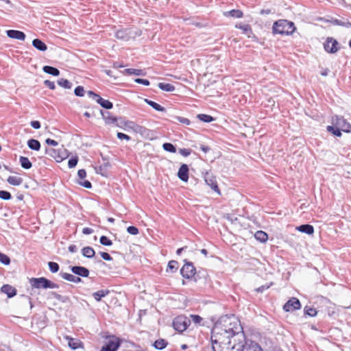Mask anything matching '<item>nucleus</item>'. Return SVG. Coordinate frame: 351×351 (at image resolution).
<instances>
[{
	"label": "nucleus",
	"instance_id": "nucleus-27",
	"mask_svg": "<svg viewBox=\"0 0 351 351\" xmlns=\"http://www.w3.org/2000/svg\"><path fill=\"white\" fill-rule=\"evenodd\" d=\"M32 46L40 51H46L47 50V45L40 38H34L32 40Z\"/></svg>",
	"mask_w": 351,
	"mask_h": 351
},
{
	"label": "nucleus",
	"instance_id": "nucleus-58",
	"mask_svg": "<svg viewBox=\"0 0 351 351\" xmlns=\"http://www.w3.org/2000/svg\"><path fill=\"white\" fill-rule=\"evenodd\" d=\"M128 233L132 235H137L139 233L138 228L135 226H130L126 229Z\"/></svg>",
	"mask_w": 351,
	"mask_h": 351
},
{
	"label": "nucleus",
	"instance_id": "nucleus-45",
	"mask_svg": "<svg viewBox=\"0 0 351 351\" xmlns=\"http://www.w3.org/2000/svg\"><path fill=\"white\" fill-rule=\"evenodd\" d=\"M158 86L160 90L165 92H173L175 90V86L170 83L160 82Z\"/></svg>",
	"mask_w": 351,
	"mask_h": 351
},
{
	"label": "nucleus",
	"instance_id": "nucleus-50",
	"mask_svg": "<svg viewBox=\"0 0 351 351\" xmlns=\"http://www.w3.org/2000/svg\"><path fill=\"white\" fill-rule=\"evenodd\" d=\"M49 269L52 274L57 273L60 269V265L58 263L49 261L47 263Z\"/></svg>",
	"mask_w": 351,
	"mask_h": 351
},
{
	"label": "nucleus",
	"instance_id": "nucleus-51",
	"mask_svg": "<svg viewBox=\"0 0 351 351\" xmlns=\"http://www.w3.org/2000/svg\"><path fill=\"white\" fill-rule=\"evenodd\" d=\"M191 322L193 321L195 324H198L199 326H204V324L202 323L203 318L197 314H191L190 315Z\"/></svg>",
	"mask_w": 351,
	"mask_h": 351
},
{
	"label": "nucleus",
	"instance_id": "nucleus-12",
	"mask_svg": "<svg viewBox=\"0 0 351 351\" xmlns=\"http://www.w3.org/2000/svg\"><path fill=\"white\" fill-rule=\"evenodd\" d=\"M196 283H199L202 285H206L210 281V276L207 269L203 267L195 269V274L192 280Z\"/></svg>",
	"mask_w": 351,
	"mask_h": 351
},
{
	"label": "nucleus",
	"instance_id": "nucleus-42",
	"mask_svg": "<svg viewBox=\"0 0 351 351\" xmlns=\"http://www.w3.org/2000/svg\"><path fill=\"white\" fill-rule=\"evenodd\" d=\"M19 162L21 167L24 169H29L32 167V163L27 157L21 156Z\"/></svg>",
	"mask_w": 351,
	"mask_h": 351
},
{
	"label": "nucleus",
	"instance_id": "nucleus-46",
	"mask_svg": "<svg viewBox=\"0 0 351 351\" xmlns=\"http://www.w3.org/2000/svg\"><path fill=\"white\" fill-rule=\"evenodd\" d=\"M235 28L241 29L243 34H248V33L252 34V27L248 24L237 23Z\"/></svg>",
	"mask_w": 351,
	"mask_h": 351
},
{
	"label": "nucleus",
	"instance_id": "nucleus-19",
	"mask_svg": "<svg viewBox=\"0 0 351 351\" xmlns=\"http://www.w3.org/2000/svg\"><path fill=\"white\" fill-rule=\"evenodd\" d=\"M177 176L182 182H187L189 178V168L188 165L182 164L178 171Z\"/></svg>",
	"mask_w": 351,
	"mask_h": 351
},
{
	"label": "nucleus",
	"instance_id": "nucleus-10",
	"mask_svg": "<svg viewBox=\"0 0 351 351\" xmlns=\"http://www.w3.org/2000/svg\"><path fill=\"white\" fill-rule=\"evenodd\" d=\"M184 265L180 270V275L184 279L192 280L195 274L196 267L194 266L193 263L184 259L183 261Z\"/></svg>",
	"mask_w": 351,
	"mask_h": 351
},
{
	"label": "nucleus",
	"instance_id": "nucleus-23",
	"mask_svg": "<svg viewBox=\"0 0 351 351\" xmlns=\"http://www.w3.org/2000/svg\"><path fill=\"white\" fill-rule=\"evenodd\" d=\"M328 22L337 26L344 27L346 28H351V22H350L348 19L343 18L341 20L335 18H331Z\"/></svg>",
	"mask_w": 351,
	"mask_h": 351
},
{
	"label": "nucleus",
	"instance_id": "nucleus-24",
	"mask_svg": "<svg viewBox=\"0 0 351 351\" xmlns=\"http://www.w3.org/2000/svg\"><path fill=\"white\" fill-rule=\"evenodd\" d=\"M120 72L125 75L145 76L146 75V72L144 70L132 68L125 69Z\"/></svg>",
	"mask_w": 351,
	"mask_h": 351
},
{
	"label": "nucleus",
	"instance_id": "nucleus-28",
	"mask_svg": "<svg viewBox=\"0 0 351 351\" xmlns=\"http://www.w3.org/2000/svg\"><path fill=\"white\" fill-rule=\"evenodd\" d=\"M68 346L72 350H77L78 348H82L84 347L83 342L78 339L69 337L68 338Z\"/></svg>",
	"mask_w": 351,
	"mask_h": 351
},
{
	"label": "nucleus",
	"instance_id": "nucleus-37",
	"mask_svg": "<svg viewBox=\"0 0 351 351\" xmlns=\"http://www.w3.org/2000/svg\"><path fill=\"white\" fill-rule=\"evenodd\" d=\"M254 238L259 242L265 243L268 240V234L263 230H258L254 234Z\"/></svg>",
	"mask_w": 351,
	"mask_h": 351
},
{
	"label": "nucleus",
	"instance_id": "nucleus-4",
	"mask_svg": "<svg viewBox=\"0 0 351 351\" xmlns=\"http://www.w3.org/2000/svg\"><path fill=\"white\" fill-rule=\"evenodd\" d=\"M106 341L104 342L99 351H118L125 339L108 332L104 336Z\"/></svg>",
	"mask_w": 351,
	"mask_h": 351
},
{
	"label": "nucleus",
	"instance_id": "nucleus-20",
	"mask_svg": "<svg viewBox=\"0 0 351 351\" xmlns=\"http://www.w3.org/2000/svg\"><path fill=\"white\" fill-rule=\"evenodd\" d=\"M7 36L12 39L23 41L26 38V34L20 30L8 29L5 31Z\"/></svg>",
	"mask_w": 351,
	"mask_h": 351
},
{
	"label": "nucleus",
	"instance_id": "nucleus-5",
	"mask_svg": "<svg viewBox=\"0 0 351 351\" xmlns=\"http://www.w3.org/2000/svg\"><path fill=\"white\" fill-rule=\"evenodd\" d=\"M142 34V31L135 27H122L114 32V37L123 41H128L130 39L134 40Z\"/></svg>",
	"mask_w": 351,
	"mask_h": 351
},
{
	"label": "nucleus",
	"instance_id": "nucleus-17",
	"mask_svg": "<svg viewBox=\"0 0 351 351\" xmlns=\"http://www.w3.org/2000/svg\"><path fill=\"white\" fill-rule=\"evenodd\" d=\"M86 177V171L84 169H80L77 171V178L75 180V183L83 186L86 189H90L93 187L92 183L88 180H85Z\"/></svg>",
	"mask_w": 351,
	"mask_h": 351
},
{
	"label": "nucleus",
	"instance_id": "nucleus-31",
	"mask_svg": "<svg viewBox=\"0 0 351 351\" xmlns=\"http://www.w3.org/2000/svg\"><path fill=\"white\" fill-rule=\"evenodd\" d=\"M111 165L110 163L107 161L106 162H104L103 165L96 167H95V171L97 173L100 174L101 176L107 177L108 176V168L110 167Z\"/></svg>",
	"mask_w": 351,
	"mask_h": 351
},
{
	"label": "nucleus",
	"instance_id": "nucleus-53",
	"mask_svg": "<svg viewBox=\"0 0 351 351\" xmlns=\"http://www.w3.org/2000/svg\"><path fill=\"white\" fill-rule=\"evenodd\" d=\"M0 263L3 265H9L11 263L10 258L7 254L0 252Z\"/></svg>",
	"mask_w": 351,
	"mask_h": 351
},
{
	"label": "nucleus",
	"instance_id": "nucleus-34",
	"mask_svg": "<svg viewBox=\"0 0 351 351\" xmlns=\"http://www.w3.org/2000/svg\"><path fill=\"white\" fill-rule=\"evenodd\" d=\"M168 345V341L165 339L160 338L156 339L153 343V347L158 350L165 349Z\"/></svg>",
	"mask_w": 351,
	"mask_h": 351
},
{
	"label": "nucleus",
	"instance_id": "nucleus-59",
	"mask_svg": "<svg viewBox=\"0 0 351 351\" xmlns=\"http://www.w3.org/2000/svg\"><path fill=\"white\" fill-rule=\"evenodd\" d=\"M178 152L182 156L187 157L191 155L193 151L189 148H180Z\"/></svg>",
	"mask_w": 351,
	"mask_h": 351
},
{
	"label": "nucleus",
	"instance_id": "nucleus-2",
	"mask_svg": "<svg viewBox=\"0 0 351 351\" xmlns=\"http://www.w3.org/2000/svg\"><path fill=\"white\" fill-rule=\"evenodd\" d=\"M123 128L125 130H132L135 133L141 134L144 138L150 141L156 138V132L145 128V126L140 125L136 123L134 121H129L125 119L123 121Z\"/></svg>",
	"mask_w": 351,
	"mask_h": 351
},
{
	"label": "nucleus",
	"instance_id": "nucleus-62",
	"mask_svg": "<svg viewBox=\"0 0 351 351\" xmlns=\"http://www.w3.org/2000/svg\"><path fill=\"white\" fill-rule=\"evenodd\" d=\"M99 255L101 256V257L106 261H111L113 260V258L110 256V254H108V252H99Z\"/></svg>",
	"mask_w": 351,
	"mask_h": 351
},
{
	"label": "nucleus",
	"instance_id": "nucleus-16",
	"mask_svg": "<svg viewBox=\"0 0 351 351\" xmlns=\"http://www.w3.org/2000/svg\"><path fill=\"white\" fill-rule=\"evenodd\" d=\"M301 308V302L300 300L295 297H292L289 299L282 306V309L285 312H293L300 310Z\"/></svg>",
	"mask_w": 351,
	"mask_h": 351
},
{
	"label": "nucleus",
	"instance_id": "nucleus-43",
	"mask_svg": "<svg viewBox=\"0 0 351 351\" xmlns=\"http://www.w3.org/2000/svg\"><path fill=\"white\" fill-rule=\"evenodd\" d=\"M101 107L106 110H110L113 108V104L112 101L108 99H105L101 97L99 99V101L97 103Z\"/></svg>",
	"mask_w": 351,
	"mask_h": 351
},
{
	"label": "nucleus",
	"instance_id": "nucleus-30",
	"mask_svg": "<svg viewBox=\"0 0 351 351\" xmlns=\"http://www.w3.org/2000/svg\"><path fill=\"white\" fill-rule=\"evenodd\" d=\"M43 71L44 73L54 77H58L60 74V71L58 68L49 65H45L43 67Z\"/></svg>",
	"mask_w": 351,
	"mask_h": 351
},
{
	"label": "nucleus",
	"instance_id": "nucleus-21",
	"mask_svg": "<svg viewBox=\"0 0 351 351\" xmlns=\"http://www.w3.org/2000/svg\"><path fill=\"white\" fill-rule=\"evenodd\" d=\"M0 291L5 294L8 298H12L17 294V289L9 284L3 285L1 287Z\"/></svg>",
	"mask_w": 351,
	"mask_h": 351
},
{
	"label": "nucleus",
	"instance_id": "nucleus-3",
	"mask_svg": "<svg viewBox=\"0 0 351 351\" xmlns=\"http://www.w3.org/2000/svg\"><path fill=\"white\" fill-rule=\"evenodd\" d=\"M295 30V23L286 19L277 20L272 25V34L274 35H291Z\"/></svg>",
	"mask_w": 351,
	"mask_h": 351
},
{
	"label": "nucleus",
	"instance_id": "nucleus-40",
	"mask_svg": "<svg viewBox=\"0 0 351 351\" xmlns=\"http://www.w3.org/2000/svg\"><path fill=\"white\" fill-rule=\"evenodd\" d=\"M179 263L177 261L171 260L169 261L166 269V272H170L171 274H175L178 269Z\"/></svg>",
	"mask_w": 351,
	"mask_h": 351
},
{
	"label": "nucleus",
	"instance_id": "nucleus-55",
	"mask_svg": "<svg viewBox=\"0 0 351 351\" xmlns=\"http://www.w3.org/2000/svg\"><path fill=\"white\" fill-rule=\"evenodd\" d=\"M12 198V194L9 191L5 190L0 191V199L8 201L10 200Z\"/></svg>",
	"mask_w": 351,
	"mask_h": 351
},
{
	"label": "nucleus",
	"instance_id": "nucleus-56",
	"mask_svg": "<svg viewBox=\"0 0 351 351\" xmlns=\"http://www.w3.org/2000/svg\"><path fill=\"white\" fill-rule=\"evenodd\" d=\"M74 94L77 97H84L85 95V90L82 86H77L74 89Z\"/></svg>",
	"mask_w": 351,
	"mask_h": 351
},
{
	"label": "nucleus",
	"instance_id": "nucleus-1",
	"mask_svg": "<svg viewBox=\"0 0 351 351\" xmlns=\"http://www.w3.org/2000/svg\"><path fill=\"white\" fill-rule=\"evenodd\" d=\"M238 337V340L241 338L245 339V334L241 324L234 322V326L225 328L222 326L214 324L210 331V341L216 342H226V339H230Z\"/></svg>",
	"mask_w": 351,
	"mask_h": 351
},
{
	"label": "nucleus",
	"instance_id": "nucleus-52",
	"mask_svg": "<svg viewBox=\"0 0 351 351\" xmlns=\"http://www.w3.org/2000/svg\"><path fill=\"white\" fill-rule=\"evenodd\" d=\"M79 161V158L77 155L71 156L68 161V167L69 169H73L76 167Z\"/></svg>",
	"mask_w": 351,
	"mask_h": 351
},
{
	"label": "nucleus",
	"instance_id": "nucleus-6",
	"mask_svg": "<svg viewBox=\"0 0 351 351\" xmlns=\"http://www.w3.org/2000/svg\"><path fill=\"white\" fill-rule=\"evenodd\" d=\"M29 284L32 287V289H53L59 288V285L58 284L53 282L45 277L31 278L29 279Z\"/></svg>",
	"mask_w": 351,
	"mask_h": 351
},
{
	"label": "nucleus",
	"instance_id": "nucleus-47",
	"mask_svg": "<svg viewBox=\"0 0 351 351\" xmlns=\"http://www.w3.org/2000/svg\"><path fill=\"white\" fill-rule=\"evenodd\" d=\"M57 84L65 88V89H71L73 86V84L67 79L65 78H60L57 80Z\"/></svg>",
	"mask_w": 351,
	"mask_h": 351
},
{
	"label": "nucleus",
	"instance_id": "nucleus-7",
	"mask_svg": "<svg viewBox=\"0 0 351 351\" xmlns=\"http://www.w3.org/2000/svg\"><path fill=\"white\" fill-rule=\"evenodd\" d=\"M191 325V319L184 315H180L173 318L172 327L179 333H182Z\"/></svg>",
	"mask_w": 351,
	"mask_h": 351
},
{
	"label": "nucleus",
	"instance_id": "nucleus-63",
	"mask_svg": "<svg viewBox=\"0 0 351 351\" xmlns=\"http://www.w3.org/2000/svg\"><path fill=\"white\" fill-rule=\"evenodd\" d=\"M43 83L45 86L48 87L50 90H55L56 88L55 83L49 80H45Z\"/></svg>",
	"mask_w": 351,
	"mask_h": 351
},
{
	"label": "nucleus",
	"instance_id": "nucleus-64",
	"mask_svg": "<svg viewBox=\"0 0 351 351\" xmlns=\"http://www.w3.org/2000/svg\"><path fill=\"white\" fill-rule=\"evenodd\" d=\"M30 125L36 130H38L41 128V123L39 121L34 120L30 122Z\"/></svg>",
	"mask_w": 351,
	"mask_h": 351
},
{
	"label": "nucleus",
	"instance_id": "nucleus-26",
	"mask_svg": "<svg viewBox=\"0 0 351 351\" xmlns=\"http://www.w3.org/2000/svg\"><path fill=\"white\" fill-rule=\"evenodd\" d=\"M303 312H304V317H315L317 316L319 313V311H317L314 307L310 306L308 305H306L304 307Z\"/></svg>",
	"mask_w": 351,
	"mask_h": 351
},
{
	"label": "nucleus",
	"instance_id": "nucleus-14",
	"mask_svg": "<svg viewBox=\"0 0 351 351\" xmlns=\"http://www.w3.org/2000/svg\"><path fill=\"white\" fill-rule=\"evenodd\" d=\"M240 323L239 321L237 320L234 315H223L218 318V319L214 323V324L222 326L225 328H228L234 326V322Z\"/></svg>",
	"mask_w": 351,
	"mask_h": 351
},
{
	"label": "nucleus",
	"instance_id": "nucleus-54",
	"mask_svg": "<svg viewBox=\"0 0 351 351\" xmlns=\"http://www.w3.org/2000/svg\"><path fill=\"white\" fill-rule=\"evenodd\" d=\"M99 243L104 246H111L112 245V241L105 235L100 237Z\"/></svg>",
	"mask_w": 351,
	"mask_h": 351
},
{
	"label": "nucleus",
	"instance_id": "nucleus-60",
	"mask_svg": "<svg viewBox=\"0 0 351 351\" xmlns=\"http://www.w3.org/2000/svg\"><path fill=\"white\" fill-rule=\"evenodd\" d=\"M117 137L119 140H125L126 141H130L131 140V137L129 135L120 132H117Z\"/></svg>",
	"mask_w": 351,
	"mask_h": 351
},
{
	"label": "nucleus",
	"instance_id": "nucleus-57",
	"mask_svg": "<svg viewBox=\"0 0 351 351\" xmlns=\"http://www.w3.org/2000/svg\"><path fill=\"white\" fill-rule=\"evenodd\" d=\"M87 95L88 96V97L95 100L97 102V104L99 101V99L101 97V96L98 93H95L93 90H88Z\"/></svg>",
	"mask_w": 351,
	"mask_h": 351
},
{
	"label": "nucleus",
	"instance_id": "nucleus-38",
	"mask_svg": "<svg viewBox=\"0 0 351 351\" xmlns=\"http://www.w3.org/2000/svg\"><path fill=\"white\" fill-rule=\"evenodd\" d=\"M110 293L108 289H101L93 293L92 295L97 302H100L101 299Z\"/></svg>",
	"mask_w": 351,
	"mask_h": 351
},
{
	"label": "nucleus",
	"instance_id": "nucleus-44",
	"mask_svg": "<svg viewBox=\"0 0 351 351\" xmlns=\"http://www.w3.org/2000/svg\"><path fill=\"white\" fill-rule=\"evenodd\" d=\"M6 181L10 185L19 186L23 183V179L21 177L9 176Z\"/></svg>",
	"mask_w": 351,
	"mask_h": 351
},
{
	"label": "nucleus",
	"instance_id": "nucleus-18",
	"mask_svg": "<svg viewBox=\"0 0 351 351\" xmlns=\"http://www.w3.org/2000/svg\"><path fill=\"white\" fill-rule=\"evenodd\" d=\"M72 274L79 276L80 278H88L90 274L89 269L84 266L73 265L69 267Z\"/></svg>",
	"mask_w": 351,
	"mask_h": 351
},
{
	"label": "nucleus",
	"instance_id": "nucleus-39",
	"mask_svg": "<svg viewBox=\"0 0 351 351\" xmlns=\"http://www.w3.org/2000/svg\"><path fill=\"white\" fill-rule=\"evenodd\" d=\"M27 147L34 151H39L41 147L40 143L38 140L29 138L27 142Z\"/></svg>",
	"mask_w": 351,
	"mask_h": 351
},
{
	"label": "nucleus",
	"instance_id": "nucleus-61",
	"mask_svg": "<svg viewBox=\"0 0 351 351\" xmlns=\"http://www.w3.org/2000/svg\"><path fill=\"white\" fill-rule=\"evenodd\" d=\"M134 81L137 84H142L146 86L150 84V82L147 79L135 78Z\"/></svg>",
	"mask_w": 351,
	"mask_h": 351
},
{
	"label": "nucleus",
	"instance_id": "nucleus-36",
	"mask_svg": "<svg viewBox=\"0 0 351 351\" xmlns=\"http://www.w3.org/2000/svg\"><path fill=\"white\" fill-rule=\"evenodd\" d=\"M169 117L170 119H168L167 120H169L173 123H176V121H178L180 123L186 125H189L191 124V121L187 118L176 116V115H172V114H169Z\"/></svg>",
	"mask_w": 351,
	"mask_h": 351
},
{
	"label": "nucleus",
	"instance_id": "nucleus-29",
	"mask_svg": "<svg viewBox=\"0 0 351 351\" xmlns=\"http://www.w3.org/2000/svg\"><path fill=\"white\" fill-rule=\"evenodd\" d=\"M144 101L151 106L152 108H154L155 110L158 112H166L167 110L165 107L162 106L160 104H158L157 102L152 101L149 99H144Z\"/></svg>",
	"mask_w": 351,
	"mask_h": 351
},
{
	"label": "nucleus",
	"instance_id": "nucleus-13",
	"mask_svg": "<svg viewBox=\"0 0 351 351\" xmlns=\"http://www.w3.org/2000/svg\"><path fill=\"white\" fill-rule=\"evenodd\" d=\"M202 174L206 184L217 195H221V191L219 188L216 177L213 173L211 171H206L205 173L202 172Z\"/></svg>",
	"mask_w": 351,
	"mask_h": 351
},
{
	"label": "nucleus",
	"instance_id": "nucleus-8",
	"mask_svg": "<svg viewBox=\"0 0 351 351\" xmlns=\"http://www.w3.org/2000/svg\"><path fill=\"white\" fill-rule=\"evenodd\" d=\"M45 153L53 158L58 162H62L70 155V152L64 147L60 149L45 147Z\"/></svg>",
	"mask_w": 351,
	"mask_h": 351
},
{
	"label": "nucleus",
	"instance_id": "nucleus-49",
	"mask_svg": "<svg viewBox=\"0 0 351 351\" xmlns=\"http://www.w3.org/2000/svg\"><path fill=\"white\" fill-rule=\"evenodd\" d=\"M162 147L165 152L169 153L174 154L177 152L176 145L171 143L165 142L162 144Z\"/></svg>",
	"mask_w": 351,
	"mask_h": 351
},
{
	"label": "nucleus",
	"instance_id": "nucleus-15",
	"mask_svg": "<svg viewBox=\"0 0 351 351\" xmlns=\"http://www.w3.org/2000/svg\"><path fill=\"white\" fill-rule=\"evenodd\" d=\"M332 124H335L346 133L351 132V124L342 116L334 115L332 117Z\"/></svg>",
	"mask_w": 351,
	"mask_h": 351
},
{
	"label": "nucleus",
	"instance_id": "nucleus-22",
	"mask_svg": "<svg viewBox=\"0 0 351 351\" xmlns=\"http://www.w3.org/2000/svg\"><path fill=\"white\" fill-rule=\"evenodd\" d=\"M59 276L64 280H66L73 283H80L82 282V278L75 274L61 271L59 274Z\"/></svg>",
	"mask_w": 351,
	"mask_h": 351
},
{
	"label": "nucleus",
	"instance_id": "nucleus-32",
	"mask_svg": "<svg viewBox=\"0 0 351 351\" xmlns=\"http://www.w3.org/2000/svg\"><path fill=\"white\" fill-rule=\"evenodd\" d=\"M223 15L226 17H232L234 19H241L243 16V12L241 10L232 9L230 11L224 12Z\"/></svg>",
	"mask_w": 351,
	"mask_h": 351
},
{
	"label": "nucleus",
	"instance_id": "nucleus-41",
	"mask_svg": "<svg viewBox=\"0 0 351 351\" xmlns=\"http://www.w3.org/2000/svg\"><path fill=\"white\" fill-rule=\"evenodd\" d=\"M50 295L62 303L71 302L70 298L67 295H62L56 292H50Z\"/></svg>",
	"mask_w": 351,
	"mask_h": 351
},
{
	"label": "nucleus",
	"instance_id": "nucleus-33",
	"mask_svg": "<svg viewBox=\"0 0 351 351\" xmlns=\"http://www.w3.org/2000/svg\"><path fill=\"white\" fill-rule=\"evenodd\" d=\"M326 130L335 137H341L342 136V130L338 128L335 124L327 125Z\"/></svg>",
	"mask_w": 351,
	"mask_h": 351
},
{
	"label": "nucleus",
	"instance_id": "nucleus-48",
	"mask_svg": "<svg viewBox=\"0 0 351 351\" xmlns=\"http://www.w3.org/2000/svg\"><path fill=\"white\" fill-rule=\"evenodd\" d=\"M197 118L204 123H211L212 121L215 120V118L213 116L207 114H198L197 115Z\"/></svg>",
	"mask_w": 351,
	"mask_h": 351
},
{
	"label": "nucleus",
	"instance_id": "nucleus-9",
	"mask_svg": "<svg viewBox=\"0 0 351 351\" xmlns=\"http://www.w3.org/2000/svg\"><path fill=\"white\" fill-rule=\"evenodd\" d=\"M100 113L106 125H115L118 128H123V121L125 120L124 117H116L108 111L100 110Z\"/></svg>",
	"mask_w": 351,
	"mask_h": 351
},
{
	"label": "nucleus",
	"instance_id": "nucleus-11",
	"mask_svg": "<svg viewBox=\"0 0 351 351\" xmlns=\"http://www.w3.org/2000/svg\"><path fill=\"white\" fill-rule=\"evenodd\" d=\"M323 47L328 53L334 54L339 51L341 45L336 38L328 36L324 42Z\"/></svg>",
	"mask_w": 351,
	"mask_h": 351
},
{
	"label": "nucleus",
	"instance_id": "nucleus-35",
	"mask_svg": "<svg viewBox=\"0 0 351 351\" xmlns=\"http://www.w3.org/2000/svg\"><path fill=\"white\" fill-rule=\"evenodd\" d=\"M81 252H82V256L87 258H93L95 256V251L90 246L84 247L82 249Z\"/></svg>",
	"mask_w": 351,
	"mask_h": 351
},
{
	"label": "nucleus",
	"instance_id": "nucleus-25",
	"mask_svg": "<svg viewBox=\"0 0 351 351\" xmlns=\"http://www.w3.org/2000/svg\"><path fill=\"white\" fill-rule=\"evenodd\" d=\"M295 229L298 231H299L302 233H305L308 235H312V234H313V233L315 232L313 226H312L309 223H304V224L300 225V226H297Z\"/></svg>",
	"mask_w": 351,
	"mask_h": 351
}]
</instances>
